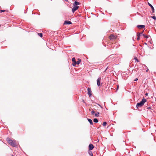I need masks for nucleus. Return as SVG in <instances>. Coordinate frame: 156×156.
Returning a JSON list of instances; mask_svg holds the SVG:
<instances>
[{
  "label": "nucleus",
  "mask_w": 156,
  "mask_h": 156,
  "mask_svg": "<svg viewBox=\"0 0 156 156\" xmlns=\"http://www.w3.org/2000/svg\"><path fill=\"white\" fill-rule=\"evenodd\" d=\"M7 140L8 142L12 146L16 147V143L14 140H12L9 138H7Z\"/></svg>",
  "instance_id": "1"
},
{
  "label": "nucleus",
  "mask_w": 156,
  "mask_h": 156,
  "mask_svg": "<svg viewBox=\"0 0 156 156\" xmlns=\"http://www.w3.org/2000/svg\"><path fill=\"white\" fill-rule=\"evenodd\" d=\"M146 101V100L143 98L140 102L137 103L136 105V107L138 108V107H142Z\"/></svg>",
  "instance_id": "2"
},
{
  "label": "nucleus",
  "mask_w": 156,
  "mask_h": 156,
  "mask_svg": "<svg viewBox=\"0 0 156 156\" xmlns=\"http://www.w3.org/2000/svg\"><path fill=\"white\" fill-rule=\"evenodd\" d=\"M81 62V60L80 58H78L77 61H76L75 62H73V66H75L76 64L79 65Z\"/></svg>",
  "instance_id": "3"
},
{
  "label": "nucleus",
  "mask_w": 156,
  "mask_h": 156,
  "mask_svg": "<svg viewBox=\"0 0 156 156\" xmlns=\"http://www.w3.org/2000/svg\"><path fill=\"white\" fill-rule=\"evenodd\" d=\"M79 6H76L73 5V8L72 9V12L74 13L79 8Z\"/></svg>",
  "instance_id": "4"
},
{
  "label": "nucleus",
  "mask_w": 156,
  "mask_h": 156,
  "mask_svg": "<svg viewBox=\"0 0 156 156\" xmlns=\"http://www.w3.org/2000/svg\"><path fill=\"white\" fill-rule=\"evenodd\" d=\"M87 90H88V94L89 95V96L90 97H91L92 95L91 94V89L90 88L88 87L87 88Z\"/></svg>",
  "instance_id": "5"
},
{
  "label": "nucleus",
  "mask_w": 156,
  "mask_h": 156,
  "mask_svg": "<svg viewBox=\"0 0 156 156\" xmlns=\"http://www.w3.org/2000/svg\"><path fill=\"white\" fill-rule=\"evenodd\" d=\"M101 80V78L99 77L97 80V85L99 87L100 86Z\"/></svg>",
  "instance_id": "6"
},
{
  "label": "nucleus",
  "mask_w": 156,
  "mask_h": 156,
  "mask_svg": "<svg viewBox=\"0 0 156 156\" xmlns=\"http://www.w3.org/2000/svg\"><path fill=\"white\" fill-rule=\"evenodd\" d=\"M143 31L140 33H137V40H139L140 39V36L142 34Z\"/></svg>",
  "instance_id": "7"
},
{
  "label": "nucleus",
  "mask_w": 156,
  "mask_h": 156,
  "mask_svg": "<svg viewBox=\"0 0 156 156\" xmlns=\"http://www.w3.org/2000/svg\"><path fill=\"white\" fill-rule=\"evenodd\" d=\"M148 5L150 7H151V8L152 13L154 12V9L153 6L149 3H148Z\"/></svg>",
  "instance_id": "8"
},
{
  "label": "nucleus",
  "mask_w": 156,
  "mask_h": 156,
  "mask_svg": "<svg viewBox=\"0 0 156 156\" xmlns=\"http://www.w3.org/2000/svg\"><path fill=\"white\" fill-rule=\"evenodd\" d=\"M110 40H112L116 38L115 36L114 35L112 34L109 37Z\"/></svg>",
  "instance_id": "9"
},
{
  "label": "nucleus",
  "mask_w": 156,
  "mask_h": 156,
  "mask_svg": "<svg viewBox=\"0 0 156 156\" xmlns=\"http://www.w3.org/2000/svg\"><path fill=\"white\" fill-rule=\"evenodd\" d=\"M94 146L92 144H90L89 145V149L90 150H92L94 148Z\"/></svg>",
  "instance_id": "10"
},
{
  "label": "nucleus",
  "mask_w": 156,
  "mask_h": 156,
  "mask_svg": "<svg viewBox=\"0 0 156 156\" xmlns=\"http://www.w3.org/2000/svg\"><path fill=\"white\" fill-rule=\"evenodd\" d=\"M72 24V22L70 21H66L64 22V24L67 25V24Z\"/></svg>",
  "instance_id": "11"
},
{
  "label": "nucleus",
  "mask_w": 156,
  "mask_h": 156,
  "mask_svg": "<svg viewBox=\"0 0 156 156\" xmlns=\"http://www.w3.org/2000/svg\"><path fill=\"white\" fill-rule=\"evenodd\" d=\"M137 27L140 28H143L145 27L144 25H139L137 26Z\"/></svg>",
  "instance_id": "12"
},
{
  "label": "nucleus",
  "mask_w": 156,
  "mask_h": 156,
  "mask_svg": "<svg viewBox=\"0 0 156 156\" xmlns=\"http://www.w3.org/2000/svg\"><path fill=\"white\" fill-rule=\"evenodd\" d=\"M80 3L78 2L77 1H75L74 3L73 4V5L77 6V5H79Z\"/></svg>",
  "instance_id": "13"
},
{
  "label": "nucleus",
  "mask_w": 156,
  "mask_h": 156,
  "mask_svg": "<svg viewBox=\"0 0 156 156\" xmlns=\"http://www.w3.org/2000/svg\"><path fill=\"white\" fill-rule=\"evenodd\" d=\"M87 120L92 125L93 124V122L90 119H87Z\"/></svg>",
  "instance_id": "14"
},
{
  "label": "nucleus",
  "mask_w": 156,
  "mask_h": 156,
  "mask_svg": "<svg viewBox=\"0 0 156 156\" xmlns=\"http://www.w3.org/2000/svg\"><path fill=\"white\" fill-rule=\"evenodd\" d=\"M93 121H94V122L95 123H97L98 122V119H96V118H94V119Z\"/></svg>",
  "instance_id": "15"
},
{
  "label": "nucleus",
  "mask_w": 156,
  "mask_h": 156,
  "mask_svg": "<svg viewBox=\"0 0 156 156\" xmlns=\"http://www.w3.org/2000/svg\"><path fill=\"white\" fill-rule=\"evenodd\" d=\"M142 35L144 37V38H147L148 37V36L146 35L145 34H142Z\"/></svg>",
  "instance_id": "16"
},
{
  "label": "nucleus",
  "mask_w": 156,
  "mask_h": 156,
  "mask_svg": "<svg viewBox=\"0 0 156 156\" xmlns=\"http://www.w3.org/2000/svg\"><path fill=\"white\" fill-rule=\"evenodd\" d=\"M100 113L99 112H97V113L95 114V115L96 117H98L99 116V114Z\"/></svg>",
  "instance_id": "17"
},
{
  "label": "nucleus",
  "mask_w": 156,
  "mask_h": 156,
  "mask_svg": "<svg viewBox=\"0 0 156 156\" xmlns=\"http://www.w3.org/2000/svg\"><path fill=\"white\" fill-rule=\"evenodd\" d=\"M72 61L73 62H75L76 61V59H75V58H74V57L73 58H72Z\"/></svg>",
  "instance_id": "18"
},
{
  "label": "nucleus",
  "mask_w": 156,
  "mask_h": 156,
  "mask_svg": "<svg viewBox=\"0 0 156 156\" xmlns=\"http://www.w3.org/2000/svg\"><path fill=\"white\" fill-rule=\"evenodd\" d=\"M107 124V122H104L103 123V126H106Z\"/></svg>",
  "instance_id": "19"
},
{
  "label": "nucleus",
  "mask_w": 156,
  "mask_h": 156,
  "mask_svg": "<svg viewBox=\"0 0 156 156\" xmlns=\"http://www.w3.org/2000/svg\"><path fill=\"white\" fill-rule=\"evenodd\" d=\"M38 35L41 37H42V36H43V34L42 33H38Z\"/></svg>",
  "instance_id": "20"
},
{
  "label": "nucleus",
  "mask_w": 156,
  "mask_h": 156,
  "mask_svg": "<svg viewBox=\"0 0 156 156\" xmlns=\"http://www.w3.org/2000/svg\"><path fill=\"white\" fill-rule=\"evenodd\" d=\"M151 17L154 20H156V17L155 16H151Z\"/></svg>",
  "instance_id": "21"
},
{
  "label": "nucleus",
  "mask_w": 156,
  "mask_h": 156,
  "mask_svg": "<svg viewBox=\"0 0 156 156\" xmlns=\"http://www.w3.org/2000/svg\"><path fill=\"white\" fill-rule=\"evenodd\" d=\"M95 112V111H94V110H93V111H91V114H92V115H94V114H94Z\"/></svg>",
  "instance_id": "22"
},
{
  "label": "nucleus",
  "mask_w": 156,
  "mask_h": 156,
  "mask_svg": "<svg viewBox=\"0 0 156 156\" xmlns=\"http://www.w3.org/2000/svg\"><path fill=\"white\" fill-rule=\"evenodd\" d=\"M5 11V10H0V12H4Z\"/></svg>",
  "instance_id": "23"
},
{
  "label": "nucleus",
  "mask_w": 156,
  "mask_h": 156,
  "mask_svg": "<svg viewBox=\"0 0 156 156\" xmlns=\"http://www.w3.org/2000/svg\"><path fill=\"white\" fill-rule=\"evenodd\" d=\"M98 104V105H99V106H100V107H101L102 109L103 108H102V106H101V105H100V104Z\"/></svg>",
  "instance_id": "24"
},
{
  "label": "nucleus",
  "mask_w": 156,
  "mask_h": 156,
  "mask_svg": "<svg viewBox=\"0 0 156 156\" xmlns=\"http://www.w3.org/2000/svg\"><path fill=\"white\" fill-rule=\"evenodd\" d=\"M138 80V79H137V78H136L134 80V81H136V80Z\"/></svg>",
  "instance_id": "25"
},
{
  "label": "nucleus",
  "mask_w": 156,
  "mask_h": 156,
  "mask_svg": "<svg viewBox=\"0 0 156 156\" xmlns=\"http://www.w3.org/2000/svg\"><path fill=\"white\" fill-rule=\"evenodd\" d=\"M135 59L137 61V62H138L139 61L138 60V59L136 58H135Z\"/></svg>",
  "instance_id": "26"
},
{
  "label": "nucleus",
  "mask_w": 156,
  "mask_h": 156,
  "mask_svg": "<svg viewBox=\"0 0 156 156\" xmlns=\"http://www.w3.org/2000/svg\"><path fill=\"white\" fill-rule=\"evenodd\" d=\"M145 95L146 96H147L148 95V94L147 93H146V94H145Z\"/></svg>",
  "instance_id": "27"
},
{
  "label": "nucleus",
  "mask_w": 156,
  "mask_h": 156,
  "mask_svg": "<svg viewBox=\"0 0 156 156\" xmlns=\"http://www.w3.org/2000/svg\"><path fill=\"white\" fill-rule=\"evenodd\" d=\"M91 153H92V152H91L90 153H89V154H90V155L91 156Z\"/></svg>",
  "instance_id": "28"
},
{
  "label": "nucleus",
  "mask_w": 156,
  "mask_h": 156,
  "mask_svg": "<svg viewBox=\"0 0 156 156\" xmlns=\"http://www.w3.org/2000/svg\"><path fill=\"white\" fill-rule=\"evenodd\" d=\"M148 70V69H147L146 70V72H147Z\"/></svg>",
  "instance_id": "29"
},
{
  "label": "nucleus",
  "mask_w": 156,
  "mask_h": 156,
  "mask_svg": "<svg viewBox=\"0 0 156 156\" xmlns=\"http://www.w3.org/2000/svg\"><path fill=\"white\" fill-rule=\"evenodd\" d=\"M144 44L146 45H147V43H144Z\"/></svg>",
  "instance_id": "30"
},
{
  "label": "nucleus",
  "mask_w": 156,
  "mask_h": 156,
  "mask_svg": "<svg viewBox=\"0 0 156 156\" xmlns=\"http://www.w3.org/2000/svg\"><path fill=\"white\" fill-rule=\"evenodd\" d=\"M91 156H93V154H92V153H91Z\"/></svg>",
  "instance_id": "31"
},
{
  "label": "nucleus",
  "mask_w": 156,
  "mask_h": 156,
  "mask_svg": "<svg viewBox=\"0 0 156 156\" xmlns=\"http://www.w3.org/2000/svg\"><path fill=\"white\" fill-rule=\"evenodd\" d=\"M64 1H66V2H67L68 1V0H64Z\"/></svg>",
  "instance_id": "32"
},
{
  "label": "nucleus",
  "mask_w": 156,
  "mask_h": 156,
  "mask_svg": "<svg viewBox=\"0 0 156 156\" xmlns=\"http://www.w3.org/2000/svg\"><path fill=\"white\" fill-rule=\"evenodd\" d=\"M133 41H134V38H133Z\"/></svg>",
  "instance_id": "33"
},
{
  "label": "nucleus",
  "mask_w": 156,
  "mask_h": 156,
  "mask_svg": "<svg viewBox=\"0 0 156 156\" xmlns=\"http://www.w3.org/2000/svg\"><path fill=\"white\" fill-rule=\"evenodd\" d=\"M150 108H150V107H149V108H148V109H150Z\"/></svg>",
  "instance_id": "34"
},
{
  "label": "nucleus",
  "mask_w": 156,
  "mask_h": 156,
  "mask_svg": "<svg viewBox=\"0 0 156 156\" xmlns=\"http://www.w3.org/2000/svg\"><path fill=\"white\" fill-rule=\"evenodd\" d=\"M118 88V86H117V89Z\"/></svg>",
  "instance_id": "35"
},
{
  "label": "nucleus",
  "mask_w": 156,
  "mask_h": 156,
  "mask_svg": "<svg viewBox=\"0 0 156 156\" xmlns=\"http://www.w3.org/2000/svg\"><path fill=\"white\" fill-rule=\"evenodd\" d=\"M12 156H13V155H12Z\"/></svg>",
  "instance_id": "36"
}]
</instances>
